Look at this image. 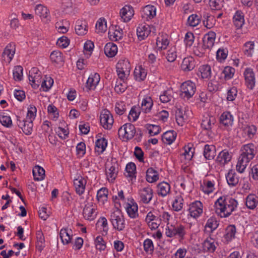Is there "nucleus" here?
Segmentation results:
<instances>
[{"mask_svg": "<svg viewBox=\"0 0 258 258\" xmlns=\"http://www.w3.org/2000/svg\"><path fill=\"white\" fill-rule=\"evenodd\" d=\"M237 206V202L235 199L221 197L215 203V211L221 217H227L235 210Z\"/></svg>", "mask_w": 258, "mask_h": 258, "instance_id": "nucleus-1", "label": "nucleus"}, {"mask_svg": "<svg viewBox=\"0 0 258 258\" xmlns=\"http://www.w3.org/2000/svg\"><path fill=\"white\" fill-rule=\"evenodd\" d=\"M256 153V148L253 144H248L244 145L242 152L238 160L236 170L239 173H243L247 163L253 158Z\"/></svg>", "mask_w": 258, "mask_h": 258, "instance_id": "nucleus-2", "label": "nucleus"}, {"mask_svg": "<svg viewBox=\"0 0 258 258\" xmlns=\"http://www.w3.org/2000/svg\"><path fill=\"white\" fill-rule=\"evenodd\" d=\"M109 220L114 229L119 231L124 229L125 223L124 216L118 208L116 209L111 213Z\"/></svg>", "mask_w": 258, "mask_h": 258, "instance_id": "nucleus-3", "label": "nucleus"}, {"mask_svg": "<svg viewBox=\"0 0 258 258\" xmlns=\"http://www.w3.org/2000/svg\"><path fill=\"white\" fill-rule=\"evenodd\" d=\"M185 234V228L181 224H171L165 229V234L168 237H177L180 240H182Z\"/></svg>", "mask_w": 258, "mask_h": 258, "instance_id": "nucleus-4", "label": "nucleus"}, {"mask_svg": "<svg viewBox=\"0 0 258 258\" xmlns=\"http://www.w3.org/2000/svg\"><path fill=\"white\" fill-rule=\"evenodd\" d=\"M116 72L118 78L124 82L130 75L131 64L127 59L119 60L116 66Z\"/></svg>", "mask_w": 258, "mask_h": 258, "instance_id": "nucleus-5", "label": "nucleus"}, {"mask_svg": "<svg viewBox=\"0 0 258 258\" xmlns=\"http://www.w3.org/2000/svg\"><path fill=\"white\" fill-rule=\"evenodd\" d=\"M136 133L135 126L130 123L124 124L118 131L119 137L126 140L132 139L135 136Z\"/></svg>", "mask_w": 258, "mask_h": 258, "instance_id": "nucleus-6", "label": "nucleus"}, {"mask_svg": "<svg viewBox=\"0 0 258 258\" xmlns=\"http://www.w3.org/2000/svg\"><path fill=\"white\" fill-rule=\"evenodd\" d=\"M196 91L195 84L191 81H187L181 85L180 95L184 98L188 99L193 96Z\"/></svg>", "mask_w": 258, "mask_h": 258, "instance_id": "nucleus-7", "label": "nucleus"}, {"mask_svg": "<svg viewBox=\"0 0 258 258\" xmlns=\"http://www.w3.org/2000/svg\"><path fill=\"white\" fill-rule=\"evenodd\" d=\"M29 80L32 87L34 89L39 87L43 79L41 76V72L37 68H33L29 71Z\"/></svg>", "mask_w": 258, "mask_h": 258, "instance_id": "nucleus-8", "label": "nucleus"}, {"mask_svg": "<svg viewBox=\"0 0 258 258\" xmlns=\"http://www.w3.org/2000/svg\"><path fill=\"white\" fill-rule=\"evenodd\" d=\"M100 121L101 124L105 129L109 130L111 128L114 120L113 116L109 110L105 109L101 112L100 115Z\"/></svg>", "mask_w": 258, "mask_h": 258, "instance_id": "nucleus-9", "label": "nucleus"}, {"mask_svg": "<svg viewBox=\"0 0 258 258\" xmlns=\"http://www.w3.org/2000/svg\"><path fill=\"white\" fill-rule=\"evenodd\" d=\"M97 215V211L93 203H88L85 205L83 211L84 218L89 221L94 220Z\"/></svg>", "mask_w": 258, "mask_h": 258, "instance_id": "nucleus-10", "label": "nucleus"}, {"mask_svg": "<svg viewBox=\"0 0 258 258\" xmlns=\"http://www.w3.org/2000/svg\"><path fill=\"white\" fill-rule=\"evenodd\" d=\"M243 74L246 86L249 89L252 90L255 86V75L252 69L246 68Z\"/></svg>", "mask_w": 258, "mask_h": 258, "instance_id": "nucleus-11", "label": "nucleus"}, {"mask_svg": "<svg viewBox=\"0 0 258 258\" xmlns=\"http://www.w3.org/2000/svg\"><path fill=\"white\" fill-rule=\"evenodd\" d=\"M188 210L190 216L196 218L203 213V204L200 201H195L190 204Z\"/></svg>", "mask_w": 258, "mask_h": 258, "instance_id": "nucleus-12", "label": "nucleus"}, {"mask_svg": "<svg viewBox=\"0 0 258 258\" xmlns=\"http://www.w3.org/2000/svg\"><path fill=\"white\" fill-rule=\"evenodd\" d=\"M216 33L213 31L206 34L203 38V47L204 49H210L212 48L215 43Z\"/></svg>", "mask_w": 258, "mask_h": 258, "instance_id": "nucleus-13", "label": "nucleus"}, {"mask_svg": "<svg viewBox=\"0 0 258 258\" xmlns=\"http://www.w3.org/2000/svg\"><path fill=\"white\" fill-rule=\"evenodd\" d=\"M139 194L141 201L144 204H148L152 199L153 192L150 187H146L141 189Z\"/></svg>", "mask_w": 258, "mask_h": 258, "instance_id": "nucleus-14", "label": "nucleus"}, {"mask_svg": "<svg viewBox=\"0 0 258 258\" xmlns=\"http://www.w3.org/2000/svg\"><path fill=\"white\" fill-rule=\"evenodd\" d=\"M156 15V8L154 6L147 5L141 11V16L146 20L153 19Z\"/></svg>", "mask_w": 258, "mask_h": 258, "instance_id": "nucleus-15", "label": "nucleus"}, {"mask_svg": "<svg viewBox=\"0 0 258 258\" xmlns=\"http://www.w3.org/2000/svg\"><path fill=\"white\" fill-rule=\"evenodd\" d=\"M232 156L226 150L220 152L216 160V163L220 166H224L231 159Z\"/></svg>", "mask_w": 258, "mask_h": 258, "instance_id": "nucleus-16", "label": "nucleus"}, {"mask_svg": "<svg viewBox=\"0 0 258 258\" xmlns=\"http://www.w3.org/2000/svg\"><path fill=\"white\" fill-rule=\"evenodd\" d=\"M134 15V11L132 7L126 5L120 11V16L123 22H128Z\"/></svg>", "mask_w": 258, "mask_h": 258, "instance_id": "nucleus-17", "label": "nucleus"}, {"mask_svg": "<svg viewBox=\"0 0 258 258\" xmlns=\"http://www.w3.org/2000/svg\"><path fill=\"white\" fill-rule=\"evenodd\" d=\"M227 183L230 187L236 186L239 181V177L235 171L232 169L229 170L226 175Z\"/></svg>", "mask_w": 258, "mask_h": 258, "instance_id": "nucleus-18", "label": "nucleus"}, {"mask_svg": "<svg viewBox=\"0 0 258 258\" xmlns=\"http://www.w3.org/2000/svg\"><path fill=\"white\" fill-rule=\"evenodd\" d=\"M75 31L78 35H84L88 31V24L86 20H78L76 22Z\"/></svg>", "mask_w": 258, "mask_h": 258, "instance_id": "nucleus-19", "label": "nucleus"}, {"mask_svg": "<svg viewBox=\"0 0 258 258\" xmlns=\"http://www.w3.org/2000/svg\"><path fill=\"white\" fill-rule=\"evenodd\" d=\"M233 22L237 29L242 28L244 24V15L241 11H236L233 17Z\"/></svg>", "mask_w": 258, "mask_h": 258, "instance_id": "nucleus-20", "label": "nucleus"}, {"mask_svg": "<svg viewBox=\"0 0 258 258\" xmlns=\"http://www.w3.org/2000/svg\"><path fill=\"white\" fill-rule=\"evenodd\" d=\"M15 52V48L14 45H12L11 44H9L6 46L4 52H3L2 56L3 59L6 62H10V61L13 59Z\"/></svg>", "mask_w": 258, "mask_h": 258, "instance_id": "nucleus-21", "label": "nucleus"}, {"mask_svg": "<svg viewBox=\"0 0 258 258\" xmlns=\"http://www.w3.org/2000/svg\"><path fill=\"white\" fill-rule=\"evenodd\" d=\"M86 180L82 176H79L74 179V184L76 188V192L79 195H82L85 190Z\"/></svg>", "mask_w": 258, "mask_h": 258, "instance_id": "nucleus-22", "label": "nucleus"}, {"mask_svg": "<svg viewBox=\"0 0 258 258\" xmlns=\"http://www.w3.org/2000/svg\"><path fill=\"white\" fill-rule=\"evenodd\" d=\"M151 33L150 25H141L137 29V34L140 40H144Z\"/></svg>", "mask_w": 258, "mask_h": 258, "instance_id": "nucleus-23", "label": "nucleus"}, {"mask_svg": "<svg viewBox=\"0 0 258 258\" xmlns=\"http://www.w3.org/2000/svg\"><path fill=\"white\" fill-rule=\"evenodd\" d=\"M100 76L98 73L91 74L86 82V87L89 89H94L100 81Z\"/></svg>", "mask_w": 258, "mask_h": 258, "instance_id": "nucleus-24", "label": "nucleus"}, {"mask_svg": "<svg viewBox=\"0 0 258 258\" xmlns=\"http://www.w3.org/2000/svg\"><path fill=\"white\" fill-rule=\"evenodd\" d=\"M118 172V166L115 163L106 171L107 179L110 182H113L117 177Z\"/></svg>", "mask_w": 258, "mask_h": 258, "instance_id": "nucleus-25", "label": "nucleus"}, {"mask_svg": "<svg viewBox=\"0 0 258 258\" xmlns=\"http://www.w3.org/2000/svg\"><path fill=\"white\" fill-rule=\"evenodd\" d=\"M203 248L204 251L214 252L216 248L215 240L211 237H208L203 243Z\"/></svg>", "mask_w": 258, "mask_h": 258, "instance_id": "nucleus-26", "label": "nucleus"}, {"mask_svg": "<svg viewBox=\"0 0 258 258\" xmlns=\"http://www.w3.org/2000/svg\"><path fill=\"white\" fill-rule=\"evenodd\" d=\"M59 236L61 242L63 244H68L71 241L72 238V231H70L68 229L64 228L60 230L59 232Z\"/></svg>", "mask_w": 258, "mask_h": 258, "instance_id": "nucleus-27", "label": "nucleus"}, {"mask_svg": "<svg viewBox=\"0 0 258 258\" xmlns=\"http://www.w3.org/2000/svg\"><path fill=\"white\" fill-rule=\"evenodd\" d=\"M104 50V53L107 56L109 57H112L117 53V47L113 43L109 42L105 45Z\"/></svg>", "mask_w": 258, "mask_h": 258, "instance_id": "nucleus-28", "label": "nucleus"}, {"mask_svg": "<svg viewBox=\"0 0 258 258\" xmlns=\"http://www.w3.org/2000/svg\"><path fill=\"white\" fill-rule=\"evenodd\" d=\"M127 203L126 212L130 217L131 218H136L138 216V207L136 203Z\"/></svg>", "mask_w": 258, "mask_h": 258, "instance_id": "nucleus-29", "label": "nucleus"}, {"mask_svg": "<svg viewBox=\"0 0 258 258\" xmlns=\"http://www.w3.org/2000/svg\"><path fill=\"white\" fill-rule=\"evenodd\" d=\"M157 193L163 197L167 196L170 191V185L166 182H162L157 185Z\"/></svg>", "mask_w": 258, "mask_h": 258, "instance_id": "nucleus-30", "label": "nucleus"}, {"mask_svg": "<svg viewBox=\"0 0 258 258\" xmlns=\"http://www.w3.org/2000/svg\"><path fill=\"white\" fill-rule=\"evenodd\" d=\"M204 156L208 160L213 159L216 156V148L213 145H206L204 147Z\"/></svg>", "mask_w": 258, "mask_h": 258, "instance_id": "nucleus-31", "label": "nucleus"}, {"mask_svg": "<svg viewBox=\"0 0 258 258\" xmlns=\"http://www.w3.org/2000/svg\"><path fill=\"white\" fill-rule=\"evenodd\" d=\"M195 67V61L192 57H185L183 59L181 67L184 71L192 70Z\"/></svg>", "mask_w": 258, "mask_h": 258, "instance_id": "nucleus-32", "label": "nucleus"}, {"mask_svg": "<svg viewBox=\"0 0 258 258\" xmlns=\"http://www.w3.org/2000/svg\"><path fill=\"white\" fill-rule=\"evenodd\" d=\"M233 117L229 112H224L220 116V123L225 126L232 125L233 123Z\"/></svg>", "mask_w": 258, "mask_h": 258, "instance_id": "nucleus-33", "label": "nucleus"}, {"mask_svg": "<svg viewBox=\"0 0 258 258\" xmlns=\"http://www.w3.org/2000/svg\"><path fill=\"white\" fill-rule=\"evenodd\" d=\"M176 137V132L174 131H168L163 134L162 140L165 144L170 145L175 140Z\"/></svg>", "mask_w": 258, "mask_h": 258, "instance_id": "nucleus-34", "label": "nucleus"}, {"mask_svg": "<svg viewBox=\"0 0 258 258\" xmlns=\"http://www.w3.org/2000/svg\"><path fill=\"white\" fill-rule=\"evenodd\" d=\"M32 171L35 180L40 181L44 178L45 170L42 167L36 165L33 168Z\"/></svg>", "mask_w": 258, "mask_h": 258, "instance_id": "nucleus-35", "label": "nucleus"}, {"mask_svg": "<svg viewBox=\"0 0 258 258\" xmlns=\"http://www.w3.org/2000/svg\"><path fill=\"white\" fill-rule=\"evenodd\" d=\"M95 152L98 154L102 153L107 145V141L104 138L98 139L95 143Z\"/></svg>", "mask_w": 258, "mask_h": 258, "instance_id": "nucleus-36", "label": "nucleus"}, {"mask_svg": "<svg viewBox=\"0 0 258 258\" xmlns=\"http://www.w3.org/2000/svg\"><path fill=\"white\" fill-rule=\"evenodd\" d=\"M147 72L141 66L136 67L134 70V76L136 80L139 82L143 81L146 77Z\"/></svg>", "mask_w": 258, "mask_h": 258, "instance_id": "nucleus-37", "label": "nucleus"}, {"mask_svg": "<svg viewBox=\"0 0 258 258\" xmlns=\"http://www.w3.org/2000/svg\"><path fill=\"white\" fill-rule=\"evenodd\" d=\"M159 179V175L157 171L153 168H149L146 171V180L148 182L153 183Z\"/></svg>", "mask_w": 258, "mask_h": 258, "instance_id": "nucleus-38", "label": "nucleus"}, {"mask_svg": "<svg viewBox=\"0 0 258 258\" xmlns=\"http://www.w3.org/2000/svg\"><path fill=\"white\" fill-rule=\"evenodd\" d=\"M36 239V248L39 251H41L45 247L44 236L41 230L37 231Z\"/></svg>", "mask_w": 258, "mask_h": 258, "instance_id": "nucleus-39", "label": "nucleus"}, {"mask_svg": "<svg viewBox=\"0 0 258 258\" xmlns=\"http://www.w3.org/2000/svg\"><path fill=\"white\" fill-rule=\"evenodd\" d=\"M35 12L36 15L41 18L47 19L49 17V11L47 8L42 5H38L35 9Z\"/></svg>", "mask_w": 258, "mask_h": 258, "instance_id": "nucleus-40", "label": "nucleus"}, {"mask_svg": "<svg viewBox=\"0 0 258 258\" xmlns=\"http://www.w3.org/2000/svg\"><path fill=\"white\" fill-rule=\"evenodd\" d=\"M153 105L152 99L150 97H147L142 100L141 110L145 113L149 112Z\"/></svg>", "mask_w": 258, "mask_h": 258, "instance_id": "nucleus-41", "label": "nucleus"}, {"mask_svg": "<svg viewBox=\"0 0 258 258\" xmlns=\"http://www.w3.org/2000/svg\"><path fill=\"white\" fill-rule=\"evenodd\" d=\"M219 223L215 217H212L208 220L205 226V231H207V229L209 228L210 230L209 232L212 233L218 226Z\"/></svg>", "mask_w": 258, "mask_h": 258, "instance_id": "nucleus-42", "label": "nucleus"}, {"mask_svg": "<svg viewBox=\"0 0 258 258\" xmlns=\"http://www.w3.org/2000/svg\"><path fill=\"white\" fill-rule=\"evenodd\" d=\"M109 37L112 41H117L121 39L123 37L122 29L109 30L108 32Z\"/></svg>", "mask_w": 258, "mask_h": 258, "instance_id": "nucleus-43", "label": "nucleus"}, {"mask_svg": "<svg viewBox=\"0 0 258 258\" xmlns=\"http://www.w3.org/2000/svg\"><path fill=\"white\" fill-rule=\"evenodd\" d=\"M172 206L173 210L176 212H178L182 209L183 199L181 196L178 195L176 196Z\"/></svg>", "mask_w": 258, "mask_h": 258, "instance_id": "nucleus-44", "label": "nucleus"}, {"mask_svg": "<svg viewBox=\"0 0 258 258\" xmlns=\"http://www.w3.org/2000/svg\"><path fill=\"white\" fill-rule=\"evenodd\" d=\"M23 124L21 128L25 134L29 135L31 134L33 130V121L31 120H27V119L23 120Z\"/></svg>", "mask_w": 258, "mask_h": 258, "instance_id": "nucleus-45", "label": "nucleus"}, {"mask_svg": "<svg viewBox=\"0 0 258 258\" xmlns=\"http://www.w3.org/2000/svg\"><path fill=\"white\" fill-rule=\"evenodd\" d=\"M199 71L201 73V75L203 79H208L211 76V67L209 65H203L201 66L199 68Z\"/></svg>", "mask_w": 258, "mask_h": 258, "instance_id": "nucleus-46", "label": "nucleus"}, {"mask_svg": "<svg viewBox=\"0 0 258 258\" xmlns=\"http://www.w3.org/2000/svg\"><path fill=\"white\" fill-rule=\"evenodd\" d=\"M136 166L135 164L133 162H130L127 164L126 166V173H125V175L126 177H133L135 176V174L136 173Z\"/></svg>", "mask_w": 258, "mask_h": 258, "instance_id": "nucleus-47", "label": "nucleus"}, {"mask_svg": "<svg viewBox=\"0 0 258 258\" xmlns=\"http://www.w3.org/2000/svg\"><path fill=\"white\" fill-rule=\"evenodd\" d=\"M215 119L213 117H206L203 119L201 123L202 127L205 130L212 128V124H214Z\"/></svg>", "mask_w": 258, "mask_h": 258, "instance_id": "nucleus-48", "label": "nucleus"}, {"mask_svg": "<svg viewBox=\"0 0 258 258\" xmlns=\"http://www.w3.org/2000/svg\"><path fill=\"white\" fill-rule=\"evenodd\" d=\"M256 196L254 195H249L246 198V206L250 209H253L256 206Z\"/></svg>", "mask_w": 258, "mask_h": 258, "instance_id": "nucleus-49", "label": "nucleus"}, {"mask_svg": "<svg viewBox=\"0 0 258 258\" xmlns=\"http://www.w3.org/2000/svg\"><path fill=\"white\" fill-rule=\"evenodd\" d=\"M96 32L98 33L105 32L107 30L106 22L104 18H100L96 24Z\"/></svg>", "mask_w": 258, "mask_h": 258, "instance_id": "nucleus-50", "label": "nucleus"}, {"mask_svg": "<svg viewBox=\"0 0 258 258\" xmlns=\"http://www.w3.org/2000/svg\"><path fill=\"white\" fill-rule=\"evenodd\" d=\"M51 61L56 63H60L63 62L62 53L59 51H53L50 55Z\"/></svg>", "mask_w": 258, "mask_h": 258, "instance_id": "nucleus-51", "label": "nucleus"}, {"mask_svg": "<svg viewBox=\"0 0 258 258\" xmlns=\"http://www.w3.org/2000/svg\"><path fill=\"white\" fill-rule=\"evenodd\" d=\"M144 249L145 252L149 254H152L154 247L153 241L151 239L147 238L145 239L143 243Z\"/></svg>", "mask_w": 258, "mask_h": 258, "instance_id": "nucleus-52", "label": "nucleus"}, {"mask_svg": "<svg viewBox=\"0 0 258 258\" xmlns=\"http://www.w3.org/2000/svg\"><path fill=\"white\" fill-rule=\"evenodd\" d=\"M204 18L205 19L203 21L204 25L208 29L212 28L214 26V17L208 13H206L204 15Z\"/></svg>", "mask_w": 258, "mask_h": 258, "instance_id": "nucleus-53", "label": "nucleus"}, {"mask_svg": "<svg viewBox=\"0 0 258 258\" xmlns=\"http://www.w3.org/2000/svg\"><path fill=\"white\" fill-rule=\"evenodd\" d=\"M169 44V41L166 38L162 36L158 37L156 40V45L159 49H165Z\"/></svg>", "mask_w": 258, "mask_h": 258, "instance_id": "nucleus-54", "label": "nucleus"}, {"mask_svg": "<svg viewBox=\"0 0 258 258\" xmlns=\"http://www.w3.org/2000/svg\"><path fill=\"white\" fill-rule=\"evenodd\" d=\"M95 246L99 251L105 250L106 247V242L101 236H98L95 240Z\"/></svg>", "mask_w": 258, "mask_h": 258, "instance_id": "nucleus-55", "label": "nucleus"}, {"mask_svg": "<svg viewBox=\"0 0 258 258\" xmlns=\"http://www.w3.org/2000/svg\"><path fill=\"white\" fill-rule=\"evenodd\" d=\"M108 191L107 188L102 187L97 191V199L98 201L107 200Z\"/></svg>", "mask_w": 258, "mask_h": 258, "instance_id": "nucleus-56", "label": "nucleus"}, {"mask_svg": "<svg viewBox=\"0 0 258 258\" xmlns=\"http://www.w3.org/2000/svg\"><path fill=\"white\" fill-rule=\"evenodd\" d=\"M254 43L249 41L246 42L243 46V50L245 55L247 56H251L253 52Z\"/></svg>", "mask_w": 258, "mask_h": 258, "instance_id": "nucleus-57", "label": "nucleus"}, {"mask_svg": "<svg viewBox=\"0 0 258 258\" xmlns=\"http://www.w3.org/2000/svg\"><path fill=\"white\" fill-rule=\"evenodd\" d=\"M23 68L20 66L15 67L13 70V77L15 81H21L23 77Z\"/></svg>", "mask_w": 258, "mask_h": 258, "instance_id": "nucleus-58", "label": "nucleus"}, {"mask_svg": "<svg viewBox=\"0 0 258 258\" xmlns=\"http://www.w3.org/2000/svg\"><path fill=\"white\" fill-rule=\"evenodd\" d=\"M201 22V17L196 14H192L188 17L187 22L189 26L196 27Z\"/></svg>", "mask_w": 258, "mask_h": 258, "instance_id": "nucleus-59", "label": "nucleus"}, {"mask_svg": "<svg viewBox=\"0 0 258 258\" xmlns=\"http://www.w3.org/2000/svg\"><path fill=\"white\" fill-rule=\"evenodd\" d=\"M256 126L253 125H247L243 128V131L245 134H246L248 138L250 139L254 137L256 134Z\"/></svg>", "mask_w": 258, "mask_h": 258, "instance_id": "nucleus-60", "label": "nucleus"}, {"mask_svg": "<svg viewBox=\"0 0 258 258\" xmlns=\"http://www.w3.org/2000/svg\"><path fill=\"white\" fill-rule=\"evenodd\" d=\"M236 227L234 225H229L226 229V233L225 238L227 240H230L235 237Z\"/></svg>", "mask_w": 258, "mask_h": 258, "instance_id": "nucleus-61", "label": "nucleus"}, {"mask_svg": "<svg viewBox=\"0 0 258 258\" xmlns=\"http://www.w3.org/2000/svg\"><path fill=\"white\" fill-rule=\"evenodd\" d=\"M0 122L3 126L7 127H11L12 126V120L11 117L5 115L4 113L0 115Z\"/></svg>", "mask_w": 258, "mask_h": 258, "instance_id": "nucleus-62", "label": "nucleus"}, {"mask_svg": "<svg viewBox=\"0 0 258 258\" xmlns=\"http://www.w3.org/2000/svg\"><path fill=\"white\" fill-rule=\"evenodd\" d=\"M53 83V80L50 77H45L41 83V88H42L44 91H48L52 86Z\"/></svg>", "mask_w": 258, "mask_h": 258, "instance_id": "nucleus-63", "label": "nucleus"}, {"mask_svg": "<svg viewBox=\"0 0 258 258\" xmlns=\"http://www.w3.org/2000/svg\"><path fill=\"white\" fill-rule=\"evenodd\" d=\"M235 69L229 66L225 67L222 71V73L224 75V78L226 80H229L231 79L234 74Z\"/></svg>", "mask_w": 258, "mask_h": 258, "instance_id": "nucleus-64", "label": "nucleus"}]
</instances>
